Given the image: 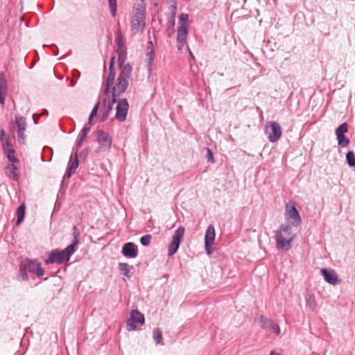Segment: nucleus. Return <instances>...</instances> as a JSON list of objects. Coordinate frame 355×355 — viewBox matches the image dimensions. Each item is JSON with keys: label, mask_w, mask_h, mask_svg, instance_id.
I'll return each instance as SVG.
<instances>
[{"label": "nucleus", "mask_w": 355, "mask_h": 355, "mask_svg": "<svg viewBox=\"0 0 355 355\" xmlns=\"http://www.w3.org/2000/svg\"><path fill=\"white\" fill-rule=\"evenodd\" d=\"M189 57L191 59L193 60L194 59V56L193 55V53H191V51L189 49Z\"/></svg>", "instance_id": "49530a36"}, {"label": "nucleus", "mask_w": 355, "mask_h": 355, "mask_svg": "<svg viewBox=\"0 0 355 355\" xmlns=\"http://www.w3.org/2000/svg\"><path fill=\"white\" fill-rule=\"evenodd\" d=\"M14 125H14L13 123L10 124V130H12V128H13Z\"/></svg>", "instance_id": "8fccbe9b"}, {"label": "nucleus", "mask_w": 355, "mask_h": 355, "mask_svg": "<svg viewBox=\"0 0 355 355\" xmlns=\"http://www.w3.org/2000/svg\"><path fill=\"white\" fill-rule=\"evenodd\" d=\"M146 3L144 0H138L134 7V14L131 19V29L135 33L144 31L145 27Z\"/></svg>", "instance_id": "f257e3e1"}, {"label": "nucleus", "mask_w": 355, "mask_h": 355, "mask_svg": "<svg viewBox=\"0 0 355 355\" xmlns=\"http://www.w3.org/2000/svg\"><path fill=\"white\" fill-rule=\"evenodd\" d=\"M146 56L148 58V70L150 74L152 71L151 67L155 58L153 51L151 50L150 51L148 52Z\"/></svg>", "instance_id": "7c9ffc66"}, {"label": "nucleus", "mask_w": 355, "mask_h": 355, "mask_svg": "<svg viewBox=\"0 0 355 355\" xmlns=\"http://www.w3.org/2000/svg\"><path fill=\"white\" fill-rule=\"evenodd\" d=\"M114 57H112L110 60V68H109V74L106 82V89L105 93L108 94L110 92V88L113 85L114 80L115 78V71L114 68Z\"/></svg>", "instance_id": "412c9836"}, {"label": "nucleus", "mask_w": 355, "mask_h": 355, "mask_svg": "<svg viewBox=\"0 0 355 355\" xmlns=\"http://www.w3.org/2000/svg\"><path fill=\"white\" fill-rule=\"evenodd\" d=\"M270 329L272 330L273 332L275 333L277 336H279L280 328L278 324L274 323Z\"/></svg>", "instance_id": "79ce46f5"}, {"label": "nucleus", "mask_w": 355, "mask_h": 355, "mask_svg": "<svg viewBox=\"0 0 355 355\" xmlns=\"http://www.w3.org/2000/svg\"><path fill=\"white\" fill-rule=\"evenodd\" d=\"M295 234L291 231L289 225H282L276 232L275 240L279 250L288 251L291 247Z\"/></svg>", "instance_id": "f03ea898"}, {"label": "nucleus", "mask_w": 355, "mask_h": 355, "mask_svg": "<svg viewBox=\"0 0 355 355\" xmlns=\"http://www.w3.org/2000/svg\"><path fill=\"white\" fill-rule=\"evenodd\" d=\"M285 219L290 226L297 227L302 223L301 217L293 202H289L286 205Z\"/></svg>", "instance_id": "20e7f679"}, {"label": "nucleus", "mask_w": 355, "mask_h": 355, "mask_svg": "<svg viewBox=\"0 0 355 355\" xmlns=\"http://www.w3.org/2000/svg\"><path fill=\"white\" fill-rule=\"evenodd\" d=\"M116 44L117 46H125V40L120 31H118L116 33Z\"/></svg>", "instance_id": "4c0bfd02"}, {"label": "nucleus", "mask_w": 355, "mask_h": 355, "mask_svg": "<svg viewBox=\"0 0 355 355\" xmlns=\"http://www.w3.org/2000/svg\"><path fill=\"white\" fill-rule=\"evenodd\" d=\"M116 102V98L113 97L112 101L109 100L107 102L105 101L104 111L101 118V121H104L108 118L111 111L113 109V106Z\"/></svg>", "instance_id": "4be33fe9"}, {"label": "nucleus", "mask_w": 355, "mask_h": 355, "mask_svg": "<svg viewBox=\"0 0 355 355\" xmlns=\"http://www.w3.org/2000/svg\"><path fill=\"white\" fill-rule=\"evenodd\" d=\"M132 72V67L130 64H126L123 66L119 76L117 79V83L112 87V96L113 98H116L121 94L123 93L128 86V79L130 78Z\"/></svg>", "instance_id": "7ed1b4c3"}, {"label": "nucleus", "mask_w": 355, "mask_h": 355, "mask_svg": "<svg viewBox=\"0 0 355 355\" xmlns=\"http://www.w3.org/2000/svg\"><path fill=\"white\" fill-rule=\"evenodd\" d=\"M26 265L28 272L37 275V276L39 277L43 275L44 270H42L40 263L37 261H28Z\"/></svg>", "instance_id": "a211bd4d"}, {"label": "nucleus", "mask_w": 355, "mask_h": 355, "mask_svg": "<svg viewBox=\"0 0 355 355\" xmlns=\"http://www.w3.org/2000/svg\"><path fill=\"white\" fill-rule=\"evenodd\" d=\"M129 105L125 98L119 99L116 107L115 118L119 121H124L126 119Z\"/></svg>", "instance_id": "1a4fd4ad"}, {"label": "nucleus", "mask_w": 355, "mask_h": 355, "mask_svg": "<svg viewBox=\"0 0 355 355\" xmlns=\"http://www.w3.org/2000/svg\"><path fill=\"white\" fill-rule=\"evenodd\" d=\"M188 20L189 15L182 13L179 19V27L178 28L177 41L186 42L188 35Z\"/></svg>", "instance_id": "0eeeda50"}, {"label": "nucleus", "mask_w": 355, "mask_h": 355, "mask_svg": "<svg viewBox=\"0 0 355 355\" xmlns=\"http://www.w3.org/2000/svg\"><path fill=\"white\" fill-rule=\"evenodd\" d=\"M153 339L157 345L161 344L162 341V332L160 329L155 328L153 332Z\"/></svg>", "instance_id": "cd10ccee"}, {"label": "nucleus", "mask_w": 355, "mask_h": 355, "mask_svg": "<svg viewBox=\"0 0 355 355\" xmlns=\"http://www.w3.org/2000/svg\"><path fill=\"white\" fill-rule=\"evenodd\" d=\"M99 105H100V102L98 101L96 105L94 107V108L92 109V112L90 114V116L89 117V124H92V119L94 117H95L96 115H97V112H98V107H99Z\"/></svg>", "instance_id": "e433bc0d"}, {"label": "nucleus", "mask_w": 355, "mask_h": 355, "mask_svg": "<svg viewBox=\"0 0 355 355\" xmlns=\"http://www.w3.org/2000/svg\"><path fill=\"white\" fill-rule=\"evenodd\" d=\"M15 123L17 126V137L20 143H25V131L26 129V122L25 118L22 116L15 117Z\"/></svg>", "instance_id": "ddd939ff"}, {"label": "nucleus", "mask_w": 355, "mask_h": 355, "mask_svg": "<svg viewBox=\"0 0 355 355\" xmlns=\"http://www.w3.org/2000/svg\"><path fill=\"white\" fill-rule=\"evenodd\" d=\"M79 162L78 159L77 153H75V156L73 158L71 157L70 161L69 162V166L67 168V173L64 174V178H69L76 171L77 168L78 167Z\"/></svg>", "instance_id": "6ab92c4d"}, {"label": "nucleus", "mask_w": 355, "mask_h": 355, "mask_svg": "<svg viewBox=\"0 0 355 355\" xmlns=\"http://www.w3.org/2000/svg\"><path fill=\"white\" fill-rule=\"evenodd\" d=\"M8 83L4 72L0 71V104H5L6 97L7 95Z\"/></svg>", "instance_id": "2eb2a0df"}, {"label": "nucleus", "mask_w": 355, "mask_h": 355, "mask_svg": "<svg viewBox=\"0 0 355 355\" xmlns=\"http://www.w3.org/2000/svg\"><path fill=\"white\" fill-rule=\"evenodd\" d=\"M270 355H280L277 353H275L274 351H272L270 353Z\"/></svg>", "instance_id": "de8ad7c7"}, {"label": "nucleus", "mask_w": 355, "mask_h": 355, "mask_svg": "<svg viewBox=\"0 0 355 355\" xmlns=\"http://www.w3.org/2000/svg\"><path fill=\"white\" fill-rule=\"evenodd\" d=\"M148 48H150V47H152V46H153V42H149L148 43Z\"/></svg>", "instance_id": "09e8293b"}, {"label": "nucleus", "mask_w": 355, "mask_h": 355, "mask_svg": "<svg viewBox=\"0 0 355 355\" xmlns=\"http://www.w3.org/2000/svg\"><path fill=\"white\" fill-rule=\"evenodd\" d=\"M306 306L309 307L311 311H314L316 308V303L313 296L308 294L306 297Z\"/></svg>", "instance_id": "c85d7f7f"}, {"label": "nucleus", "mask_w": 355, "mask_h": 355, "mask_svg": "<svg viewBox=\"0 0 355 355\" xmlns=\"http://www.w3.org/2000/svg\"><path fill=\"white\" fill-rule=\"evenodd\" d=\"M260 323L262 328L265 329H269L272 327V324L275 323L274 321L271 319H269L264 316L260 317Z\"/></svg>", "instance_id": "393cba45"}, {"label": "nucleus", "mask_w": 355, "mask_h": 355, "mask_svg": "<svg viewBox=\"0 0 355 355\" xmlns=\"http://www.w3.org/2000/svg\"><path fill=\"white\" fill-rule=\"evenodd\" d=\"M215 236V228L213 225H209L206 230L205 236V247L208 254L211 253V247L214 243Z\"/></svg>", "instance_id": "f8f14e48"}, {"label": "nucleus", "mask_w": 355, "mask_h": 355, "mask_svg": "<svg viewBox=\"0 0 355 355\" xmlns=\"http://www.w3.org/2000/svg\"><path fill=\"white\" fill-rule=\"evenodd\" d=\"M207 159L209 162L213 163L214 162L212 151L209 148H207Z\"/></svg>", "instance_id": "a19ab883"}, {"label": "nucleus", "mask_w": 355, "mask_h": 355, "mask_svg": "<svg viewBox=\"0 0 355 355\" xmlns=\"http://www.w3.org/2000/svg\"><path fill=\"white\" fill-rule=\"evenodd\" d=\"M5 155H6L8 160L10 162H12V164L18 162V159L16 158L15 156V150H12L10 151H8V152L5 153Z\"/></svg>", "instance_id": "f704fd0d"}, {"label": "nucleus", "mask_w": 355, "mask_h": 355, "mask_svg": "<svg viewBox=\"0 0 355 355\" xmlns=\"http://www.w3.org/2000/svg\"><path fill=\"white\" fill-rule=\"evenodd\" d=\"M26 270H28V269L26 268V265L25 264L24 266H23V265H21L20 267V276L22 277L23 279H28Z\"/></svg>", "instance_id": "58836bf2"}, {"label": "nucleus", "mask_w": 355, "mask_h": 355, "mask_svg": "<svg viewBox=\"0 0 355 355\" xmlns=\"http://www.w3.org/2000/svg\"><path fill=\"white\" fill-rule=\"evenodd\" d=\"M109 1V7L111 11V14L113 17L116 15L117 5L116 0H108Z\"/></svg>", "instance_id": "72a5a7b5"}, {"label": "nucleus", "mask_w": 355, "mask_h": 355, "mask_svg": "<svg viewBox=\"0 0 355 355\" xmlns=\"http://www.w3.org/2000/svg\"><path fill=\"white\" fill-rule=\"evenodd\" d=\"M348 165L351 167L355 166V155L353 151H349L346 155Z\"/></svg>", "instance_id": "c756f323"}, {"label": "nucleus", "mask_w": 355, "mask_h": 355, "mask_svg": "<svg viewBox=\"0 0 355 355\" xmlns=\"http://www.w3.org/2000/svg\"><path fill=\"white\" fill-rule=\"evenodd\" d=\"M89 130H90V128H89V127H84L83 128L81 132L78 135V140L76 142V145H77L78 148H80L82 146L83 142L84 139H85V137Z\"/></svg>", "instance_id": "b1692460"}, {"label": "nucleus", "mask_w": 355, "mask_h": 355, "mask_svg": "<svg viewBox=\"0 0 355 355\" xmlns=\"http://www.w3.org/2000/svg\"><path fill=\"white\" fill-rule=\"evenodd\" d=\"M265 132L270 142L277 141L282 137L281 125L276 121H269L265 125Z\"/></svg>", "instance_id": "39448f33"}, {"label": "nucleus", "mask_w": 355, "mask_h": 355, "mask_svg": "<svg viewBox=\"0 0 355 355\" xmlns=\"http://www.w3.org/2000/svg\"><path fill=\"white\" fill-rule=\"evenodd\" d=\"M9 138H6V132L3 129H1V132H0V141L1 142H3L6 140H8Z\"/></svg>", "instance_id": "37998d69"}, {"label": "nucleus", "mask_w": 355, "mask_h": 355, "mask_svg": "<svg viewBox=\"0 0 355 355\" xmlns=\"http://www.w3.org/2000/svg\"><path fill=\"white\" fill-rule=\"evenodd\" d=\"M348 131V125L347 123H342L336 130V135L338 140V144L342 148L347 147L349 144V139L345 136V133Z\"/></svg>", "instance_id": "9d476101"}, {"label": "nucleus", "mask_w": 355, "mask_h": 355, "mask_svg": "<svg viewBox=\"0 0 355 355\" xmlns=\"http://www.w3.org/2000/svg\"><path fill=\"white\" fill-rule=\"evenodd\" d=\"M18 169L13 164H10L6 167V173L7 176L14 180L19 179Z\"/></svg>", "instance_id": "5701e85b"}, {"label": "nucleus", "mask_w": 355, "mask_h": 355, "mask_svg": "<svg viewBox=\"0 0 355 355\" xmlns=\"http://www.w3.org/2000/svg\"><path fill=\"white\" fill-rule=\"evenodd\" d=\"M1 144H2V148H3V153H6L8 151H10L12 150H14L13 147H12V145L10 142V139L8 140H6L3 142H1Z\"/></svg>", "instance_id": "2f4dec72"}, {"label": "nucleus", "mask_w": 355, "mask_h": 355, "mask_svg": "<svg viewBox=\"0 0 355 355\" xmlns=\"http://www.w3.org/2000/svg\"><path fill=\"white\" fill-rule=\"evenodd\" d=\"M25 214V205H20L19 207L17 209V220L16 222V225H19L22 220H24Z\"/></svg>", "instance_id": "a878e982"}, {"label": "nucleus", "mask_w": 355, "mask_h": 355, "mask_svg": "<svg viewBox=\"0 0 355 355\" xmlns=\"http://www.w3.org/2000/svg\"><path fill=\"white\" fill-rule=\"evenodd\" d=\"M132 266H130L128 263H120L119 264V270L125 275L128 278H130V275L129 274L130 272V270L131 269H132Z\"/></svg>", "instance_id": "bb28decb"}, {"label": "nucleus", "mask_w": 355, "mask_h": 355, "mask_svg": "<svg viewBox=\"0 0 355 355\" xmlns=\"http://www.w3.org/2000/svg\"><path fill=\"white\" fill-rule=\"evenodd\" d=\"M67 258L62 250L59 251L58 250H53L48 259L46 260V264H51L53 263H62Z\"/></svg>", "instance_id": "dca6fc26"}, {"label": "nucleus", "mask_w": 355, "mask_h": 355, "mask_svg": "<svg viewBox=\"0 0 355 355\" xmlns=\"http://www.w3.org/2000/svg\"><path fill=\"white\" fill-rule=\"evenodd\" d=\"M73 235H74V241L72 244L69 245L67 248H65V250H62L64 252V255L67 258V261H68L71 256L72 254L75 252V247L77 245L78 241V236L79 234L76 227H73Z\"/></svg>", "instance_id": "aec40b11"}, {"label": "nucleus", "mask_w": 355, "mask_h": 355, "mask_svg": "<svg viewBox=\"0 0 355 355\" xmlns=\"http://www.w3.org/2000/svg\"><path fill=\"white\" fill-rule=\"evenodd\" d=\"M145 322V318L143 314H141L137 310H133L130 313V317L127 320L126 326L128 331H134L137 327V323L144 324Z\"/></svg>", "instance_id": "6e6552de"}, {"label": "nucleus", "mask_w": 355, "mask_h": 355, "mask_svg": "<svg viewBox=\"0 0 355 355\" xmlns=\"http://www.w3.org/2000/svg\"><path fill=\"white\" fill-rule=\"evenodd\" d=\"M320 272L324 280L330 284L336 285L338 282V277L334 270L322 268Z\"/></svg>", "instance_id": "f3484780"}, {"label": "nucleus", "mask_w": 355, "mask_h": 355, "mask_svg": "<svg viewBox=\"0 0 355 355\" xmlns=\"http://www.w3.org/2000/svg\"><path fill=\"white\" fill-rule=\"evenodd\" d=\"M97 141L100 146L98 151L107 150L112 145V139L108 133L103 130L98 131Z\"/></svg>", "instance_id": "9b49d317"}, {"label": "nucleus", "mask_w": 355, "mask_h": 355, "mask_svg": "<svg viewBox=\"0 0 355 355\" xmlns=\"http://www.w3.org/2000/svg\"><path fill=\"white\" fill-rule=\"evenodd\" d=\"M185 42H186L177 41V47L179 51H181L183 49Z\"/></svg>", "instance_id": "a18cd8bd"}, {"label": "nucleus", "mask_w": 355, "mask_h": 355, "mask_svg": "<svg viewBox=\"0 0 355 355\" xmlns=\"http://www.w3.org/2000/svg\"><path fill=\"white\" fill-rule=\"evenodd\" d=\"M118 54H126V49L125 46H117Z\"/></svg>", "instance_id": "c03bdc74"}, {"label": "nucleus", "mask_w": 355, "mask_h": 355, "mask_svg": "<svg viewBox=\"0 0 355 355\" xmlns=\"http://www.w3.org/2000/svg\"><path fill=\"white\" fill-rule=\"evenodd\" d=\"M126 58V54H118V62L119 64L121 67H123V64H124Z\"/></svg>", "instance_id": "ea45409f"}, {"label": "nucleus", "mask_w": 355, "mask_h": 355, "mask_svg": "<svg viewBox=\"0 0 355 355\" xmlns=\"http://www.w3.org/2000/svg\"><path fill=\"white\" fill-rule=\"evenodd\" d=\"M33 119L35 121V123H36V121H35V115L33 116Z\"/></svg>", "instance_id": "3c124183"}, {"label": "nucleus", "mask_w": 355, "mask_h": 355, "mask_svg": "<svg viewBox=\"0 0 355 355\" xmlns=\"http://www.w3.org/2000/svg\"><path fill=\"white\" fill-rule=\"evenodd\" d=\"M184 235V228L179 227L172 237V241L168 246V255L173 256L178 250L180 244Z\"/></svg>", "instance_id": "423d86ee"}, {"label": "nucleus", "mask_w": 355, "mask_h": 355, "mask_svg": "<svg viewBox=\"0 0 355 355\" xmlns=\"http://www.w3.org/2000/svg\"><path fill=\"white\" fill-rule=\"evenodd\" d=\"M151 236L150 234H146L143 236L140 239V243L144 246H148L150 243Z\"/></svg>", "instance_id": "c9c22d12"}, {"label": "nucleus", "mask_w": 355, "mask_h": 355, "mask_svg": "<svg viewBox=\"0 0 355 355\" xmlns=\"http://www.w3.org/2000/svg\"><path fill=\"white\" fill-rule=\"evenodd\" d=\"M109 1V7L111 11V14L113 17L116 15L117 5L116 0H108Z\"/></svg>", "instance_id": "473e14b6"}, {"label": "nucleus", "mask_w": 355, "mask_h": 355, "mask_svg": "<svg viewBox=\"0 0 355 355\" xmlns=\"http://www.w3.org/2000/svg\"><path fill=\"white\" fill-rule=\"evenodd\" d=\"M121 252L125 257L135 258L138 255L137 246L132 242L126 243L123 245Z\"/></svg>", "instance_id": "4468645a"}]
</instances>
